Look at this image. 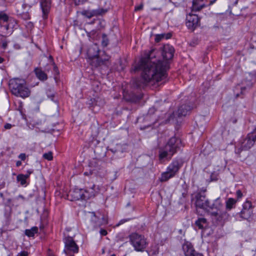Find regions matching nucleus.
Listing matches in <instances>:
<instances>
[{"label":"nucleus","mask_w":256,"mask_h":256,"mask_svg":"<svg viewBox=\"0 0 256 256\" xmlns=\"http://www.w3.org/2000/svg\"><path fill=\"white\" fill-rule=\"evenodd\" d=\"M164 34H156V36L155 38V41L157 42H160L162 39L164 38Z\"/></svg>","instance_id":"nucleus-32"},{"label":"nucleus","mask_w":256,"mask_h":256,"mask_svg":"<svg viewBox=\"0 0 256 256\" xmlns=\"http://www.w3.org/2000/svg\"><path fill=\"white\" fill-rule=\"evenodd\" d=\"M236 195L238 198H240L242 196V194L240 190H236Z\"/></svg>","instance_id":"nucleus-38"},{"label":"nucleus","mask_w":256,"mask_h":256,"mask_svg":"<svg viewBox=\"0 0 256 256\" xmlns=\"http://www.w3.org/2000/svg\"><path fill=\"white\" fill-rule=\"evenodd\" d=\"M51 6V0H40V7L42 11L44 19L48 18Z\"/></svg>","instance_id":"nucleus-19"},{"label":"nucleus","mask_w":256,"mask_h":256,"mask_svg":"<svg viewBox=\"0 0 256 256\" xmlns=\"http://www.w3.org/2000/svg\"><path fill=\"white\" fill-rule=\"evenodd\" d=\"M106 12V10L104 8H99L92 10H84L81 12V14L88 18H90L93 16L102 15Z\"/></svg>","instance_id":"nucleus-16"},{"label":"nucleus","mask_w":256,"mask_h":256,"mask_svg":"<svg viewBox=\"0 0 256 256\" xmlns=\"http://www.w3.org/2000/svg\"><path fill=\"white\" fill-rule=\"evenodd\" d=\"M73 256V255H72V256Z\"/></svg>","instance_id":"nucleus-54"},{"label":"nucleus","mask_w":256,"mask_h":256,"mask_svg":"<svg viewBox=\"0 0 256 256\" xmlns=\"http://www.w3.org/2000/svg\"><path fill=\"white\" fill-rule=\"evenodd\" d=\"M100 234L102 236H105L108 234V232L106 230L101 229L100 231Z\"/></svg>","instance_id":"nucleus-39"},{"label":"nucleus","mask_w":256,"mask_h":256,"mask_svg":"<svg viewBox=\"0 0 256 256\" xmlns=\"http://www.w3.org/2000/svg\"><path fill=\"white\" fill-rule=\"evenodd\" d=\"M106 59H102V56H99V55L90 62V64L92 66L98 68V66H108V64L106 62Z\"/></svg>","instance_id":"nucleus-20"},{"label":"nucleus","mask_w":256,"mask_h":256,"mask_svg":"<svg viewBox=\"0 0 256 256\" xmlns=\"http://www.w3.org/2000/svg\"><path fill=\"white\" fill-rule=\"evenodd\" d=\"M94 188L95 185L92 184L90 188H86L85 189L82 188V200H86L94 197L96 194Z\"/></svg>","instance_id":"nucleus-18"},{"label":"nucleus","mask_w":256,"mask_h":256,"mask_svg":"<svg viewBox=\"0 0 256 256\" xmlns=\"http://www.w3.org/2000/svg\"><path fill=\"white\" fill-rule=\"evenodd\" d=\"M216 0H212V1H210V5L212 4L214 2H215Z\"/></svg>","instance_id":"nucleus-48"},{"label":"nucleus","mask_w":256,"mask_h":256,"mask_svg":"<svg viewBox=\"0 0 256 256\" xmlns=\"http://www.w3.org/2000/svg\"><path fill=\"white\" fill-rule=\"evenodd\" d=\"M100 50L96 44H94L90 46L87 51L88 62L90 63L99 55Z\"/></svg>","instance_id":"nucleus-17"},{"label":"nucleus","mask_w":256,"mask_h":256,"mask_svg":"<svg viewBox=\"0 0 256 256\" xmlns=\"http://www.w3.org/2000/svg\"><path fill=\"white\" fill-rule=\"evenodd\" d=\"M238 96H239V94H236V98H238Z\"/></svg>","instance_id":"nucleus-51"},{"label":"nucleus","mask_w":256,"mask_h":256,"mask_svg":"<svg viewBox=\"0 0 256 256\" xmlns=\"http://www.w3.org/2000/svg\"><path fill=\"white\" fill-rule=\"evenodd\" d=\"M36 78L41 81H45L48 80L46 74L42 70L41 68H36L34 70Z\"/></svg>","instance_id":"nucleus-22"},{"label":"nucleus","mask_w":256,"mask_h":256,"mask_svg":"<svg viewBox=\"0 0 256 256\" xmlns=\"http://www.w3.org/2000/svg\"><path fill=\"white\" fill-rule=\"evenodd\" d=\"M170 36H171V34H168V36H167V37H166V38H170Z\"/></svg>","instance_id":"nucleus-50"},{"label":"nucleus","mask_w":256,"mask_h":256,"mask_svg":"<svg viewBox=\"0 0 256 256\" xmlns=\"http://www.w3.org/2000/svg\"><path fill=\"white\" fill-rule=\"evenodd\" d=\"M182 140L175 136L170 138L166 144L162 148H160L158 158L160 160L166 158L169 160L173 155L182 146Z\"/></svg>","instance_id":"nucleus-2"},{"label":"nucleus","mask_w":256,"mask_h":256,"mask_svg":"<svg viewBox=\"0 0 256 256\" xmlns=\"http://www.w3.org/2000/svg\"><path fill=\"white\" fill-rule=\"evenodd\" d=\"M200 18L198 16L190 13L186 16V24L188 28L194 30L198 25Z\"/></svg>","instance_id":"nucleus-14"},{"label":"nucleus","mask_w":256,"mask_h":256,"mask_svg":"<svg viewBox=\"0 0 256 256\" xmlns=\"http://www.w3.org/2000/svg\"><path fill=\"white\" fill-rule=\"evenodd\" d=\"M28 253L26 251H22L18 253L16 256H28Z\"/></svg>","instance_id":"nucleus-35"},{"label":"nucleus","mask_w":256,"mask_h":256,"mask_svg":"<svg viewBox=\"0 0 256 256\" xmlns=\"http://www.w3.org/2000/svg\"><path fill=\"white\" fill-rule=\"evenodd\" d=\"M195 224L199 229H204L206 228L208 225L207 220L204 218H198L196 221Z\"/></svg>","instance_id":"nucleus-24"},{"label":"nucleus","mask_w":256,"mask_h":256,"mask_svg":"<svg viewBox=\"0 0 256 256\" xmlns=\"http://www.w3.org/2000/svg\"><path fill=\"white\" fill-rule=\"evenodd\" d=\"M160 52L163 58L162 61H166L168 64V60H171L174 56V50L172 46L166 44L163 46Z\"/></svg>","instance_id":"nucleus-13"},{"label":"nucleus","mask_w":256,"mask_h":256,"mask_svg":"<svg viewBox=\"0 0 256 256\" xmlns=\"http://www.w3.org/2000/svg\"><path fill=\"white\" fill-rule=\"evenodd\" d=\"M18 198H22V199H23V200H24V196H22V195H20H20L18 196Z\"/></svg>","instance_id":"nucleus-47"},{"label":"nucleus","mask_w":256,"mask_h":256,"mask_svg":"<svg viewBox=\"0 0 256 256\" xmlns=\"http://www.w3.org/2000/svg\"><path fill=\"white\" fill-rule=\"evenodd\" d=\"M84 174H85V175H86V174H87V173L84 172Z\"/></svg>","instance_id":"nucleus-53"},{"label":"nucleus","mask_w":256,"mask_h":256,"mask_svg":"<svg viewBox=\"0 0 256 256\" xmlns=\"http://www.w3.org/2000/svg\"><path fill=\"white\" fill-rule=\"evenodd\" d=\"M21 164H22V162H21V161L18 160V161H17V162H16V166L17 167L20 166H21Z\"/></svg>","instance_id":"nucleus-43"},{"label":"nucleus","mask_w":256,"mask_h":256,"mask_svg":"<svg viewBox=\"0 0 256 256\" xmlns=\"http://www.w3.org/2000/svg\"><path fill=\"white\" fill-rule=\"evenodd\" d=\"M12 127V126L11 124H6L4 126V128H6V129H10Z\"/></svg>","instance_id":"nucleus-42"},{"label":"nucleus","mask_w":256,"mask_h":256,"mask_svg":"<svg viewBox=\"0 0 256 256\" xmlns=\"http://www.w3.org/2000/svg\"><path fill=\"white\" fill-rule=\"evenodd\" d=\"M182 250L185 256H203L202 254L196 252L190 242L186 240L182 244Z\"/></svg>","instance_id":"nucleus-11"},{"label":"nucleus","mask_w":256,"mask_h":256,"mask_svg":"<svg viewBox=\"0 0 256 256\" xmlns=\"http://www.w3.org/2000/svg\"><path fill=\"white\" fill-rule=\"evenodd\" d=\"M102 56V59H106V62L108 65H109L110 64V56H108L106 54H104H104Z\"/></svg>","instance_id":"nucleus-34"},{"label":"nucleus","mask_w":256,"mask_h":256,"mask_svg":"<svg viewBox=\"0 0 256 256\" xmlns=\"http://www.w3.org/2000/svg\"><path fill=\"white\" fill-rule=\"evenodd\" d=\"M8 46V43L6 41H4L2 42V48L6 49Z\"/></svg>","instance_id":"nucleus-41"},{"label":"nucleus","mask_w":256,"mask_h":256,"mask_svg":"<svg viewBox=\"0 0 256 256\" xmlns=\"http://www.w3.org/2000/svg\"><path fill=\"white\" fill-rule=\"evenodd\" d=\"M72 1L74 2L75 5L78 6L80 4H84L88 2V0H72Z\"/></svg>","instance_id":"nucleus-31"},{"label":"nucleus","mask_w":256,"mask_h":256,"mask_svg":"<svg viewBox=\"0 0 256 256\" xmlns=\"http://www.w3.org/2000/svg\"><path fill=\"white\" fill-rule=\"evenodd\" d=\"M182 166L178 160H173L167 167L166 170L161 174L159 178L160 181L164 182L174 178Z\"/></svg>","instance_id":"nucleus-7"},{"label":"nucleus","mask_w":256,"mask_h":256,"mask_svg":"<svg viewBox=\"0 0 256 256\" xmlns=\"http://www.w3.org/2000/svg\"><path fill=\"white\" fill-rule=\"evenodd\" d=\"M236 202V200L233 198H228L226 202V208L228 210H232Z\"/></svg>","instance_id":"nucleus-26"},{"label":"nucleus","mask_w":256,"mask_h":256,"mask_svg":"<svg viewBox=\"0 0 256 256\" xmlns=\"http://www.w3.org/2000/svg\"><path fill=\"white\" fill-rule=\"evenodd\" d=\"M201 191L202 192H205L206 191V188H202V190H201Z\"/></svg>","instance_id":"nucleus-46"},{"label":"nucleus","mask_w":256,"mask_h":256,"mask_svg":"<svg viewBox=\"0 0 256 256\" xmlns=\"http://www.w3.org/2000/svg\"><path fill=\"white\" fill-rule=\"evenodd\" d=\"M92 214L94 217H96L95 214L94 212H92Z\"/></svg>","instance_id":"nucleus-52"},{"label":"nucleus","mask_w":256,"mask_h":256,"mask_svg":"<svg viewBox=\"0 0 256 256\" xmlns=\"http://www.w3.org/2000/svg\"><path fill=\"white\" fill-rule=\"evenodd\" d=\"M253 214V207L251 202L246 200L242 204V208L240 212V216L244 220H248Z\"/></svg>","instance_id":"nucleus-9"},{"label":"nucleus","mask_w":256,"mask_h":256,"mask_svg":"<svg viewBox=\"0 0 256 256\" xmlns=\"http://www.w3.org/2000/svg\"><path fill=\"white\" fill-rule=\"evenodd\" d=\"M195 205L196 208H200L206 212L210 200L206 198L205 194H202L200 192L198 193L196 196Z\"/></svg>","instance_id":"nucleus-10"},{"label":"nucleus","mask_w":256,"mask_h":256,"mask_svg":"<svg viewBox=\"0 0 256 256\" xmlns=\"http://www.w3.org/2000/svg\"><path fill=\"white\" fill-rule=\"evenodd\" d=\"M9 87L12 93L16 96L26 98L30 96V90L26 86L24 80L19 78L11 80Z\"/></svg>","instance_id":"nucleus-3"},{"label":"nucleus","mask_w":256,"mask_h":256,"mask_svg":"<svg viewBox=\"0 0 256 256\" xmlns=\"http://www.w3.org/2000/svg\"><path fill=\"white\" fill-rule=\"evenodd\" d=\"M246 88L245 87H244V88H241V94H242L243 92H244V90H246Z\"/></svg>","instance_id":"nucleus-44"},{"label":"nucleus","mask_w":256,"mask_h":256,"mask_svg":"<svg viewBox=\"0 0 256 256\" xmlns=\"http://www.w3.org/2000/svg\"><path fill=\"white\" fill-rule=\"evenodd\" d=\"M256 140V133H248L245 138L238 141L235 149L236 154H240L242 150H248L254 145Z\"/></svg>","instance_id":"nucleus-4"},{"label":"nucleus","mask_w":256,"mask_h":256,"mask_svg":"<svg viewBox=\"0 0 256 256\" xmlns=\"http://www.w3.org/2000/svg\"><path fill=\"white\" fill-rule=\"evenodd\" d=\"M34 172V170H28L27 171H26V174H25L24 175H28V178H29L30 177V176Z\"/></svg>","instance_id":"nucleus-40"},{"label":"nucleus","mask_w":256,"mask_h":256,"mask_svg":"<svg viewBox=\"0 0 256 256\" xmlns=\"http://www.w3.org/2000/svg\"><path fill=\"white\" fill-rule=\"evenodd\" d=\"M43 158L48 160H53V154L52 152H48L47 153H44L43 154Z\"/></svg>","instance_id":"nucleus-30"},{"label":"nucleus","mask_w":256,"mask_h":256,"mask_svg":"<svg viewBox=\"0 0 256 256\" xmlns=\"http://www.w3.org/2000/svg\"><path fill=\"white\" fill-rule=\"evenodd\" d=\"M28 175L24 174H19L16 176V180L20 182L22 186H24L26 184V179H28Z\"/></svg>","instance_id":"nucleus-27"},{"label":"nucleus","mask_w":256,"mask_h":256,"mask_svg":"<svg viewBox=\"0 0 256 256\" xmlns=\"http://www.w3.org/2000/svg\"><path fill=\"white\" fill-rule=\"evenodd\" d=\"M130 242L137 252H144L148 245V242L144 236L133 232L129 236Z\"/></svg>","instance_id":"nucleus-5"},{"label":"nucleus","mask_w":256,"mask_h":256,"mask_svg":"<svg viewBox=\"0 0 256 256\" xmlns=\"http://www.w3.org/2000/svg\"><path fill=\"white\" fill-rule=\"evenodd\" d=\"M143 7H144V4L142 3L140 5L135 6L134 11L136 12V11L140 10H142Z\"/></svg>","instance_id":"nucleus-36"},{"label":"nucleus","mask_w":256,"mask_h":256,"mask_svg":"<svg viewBox=\"0 0 256 256\" xmlns=\"http://www.w3.org/2000/svg\"><path fill=\"white\" fill-rule=\"evenodd\" d=\"M160 54V51L154 48L144 52V55L134 69L135 70L142 71L140 82H135L138 88H143L150 84H152L160 82L166 81L169 64L166 61L154 60Z\"/></svg>","instance_id":"nucleus-1"},{"label":"nucleus","mask_w":256,"mask_h":256,"mask_svg":"<svg viewBox=\"0 0 256 256\" xmlns=\"http://www.w3.org/2000/svg\"><path fill=\"white\" fill-rule=\"evenodd\" d=\"M205 6L203 0H193L192 5V11L198 12Z\"/></svg>","instance_id":"nucleus-23"},{"label":"nucleus","mask_w":256,"mask_h":256,"mask_svg":"<svg viewBox=\"0 0 256 256\" xmlns=\"http://www.w3.org/2000/svg\"><path fill=\"white\" fill-rule=\"evenodd\" d=\"M8 16L4 12H0V20H2L4 22H7L8 20Z\"/></svg>","instance_id":"nucleus-29"},{"label":"nucleus","mask_w":256,"mask_h":256,"mask_svg":"<svg viewBox=\"0 0 256 256\" xmlns=\"http://www.w3.org/2000/svg\"><path fill=\"white\" fill-rule=\"evenodd\" d=\"M68 198L70 201L83 200L82 188H74L70 190L68 194Z\"/></svg>","instance_id":"nucleus-15"},{"label":"nucleus","mask_w":256,"mask_h":256,"mask_svg":"<svg viewBox=\"0 0 256 256\" xmlns=\"http://www.w3.org/2000/svg\"><path fill=\"white\" fill-rule=\"evenodd\" d=\"M52 64L53 66V70L54 72V74L58 75L59 74V70L58 68L57 67V66L54 62H52Z\"/></svg>","instance_id":"nucleus-33"},{"label":"nucleus","mask_w":256,"mask_h":256,"mask_svg":"<svg viewBox=\"0 0 256 256\" xmlns=\"http://www.w3.org/2000/svg\"><path fill=\"white\" fill-rule=\"evenodd\" d=\"M108 42L109 40L107 37V36L105 34H103L102 35V46L104 47L106 46L108 44Z\"/></svg>","instance_id":"nucleus-28"},{"label":"nucleus","mask_w":256,"mask_h":256,"mask_svg":"<svg viewBox=\"0 0 256 256\" xmlns=\"http://www.w3.org/2000/svg\"><path fill=\"white\" fill-rule=\"evenodd\" d=\"M4 27H5L6 29V30H8V29L9 26L8 24H7V25L5 26Z\"/></svg>","instance_id":"nucleus-49"},{"label":"nucleus","mask_w":256,"mask_h":256,"mask_svg":"<svg viewBox=\"0 0 256 256\" xmlns=\"http://www.w3.org/2000/svg\"><path fill=\"white\" fill-rule=\"evenodd\" d=\"M206 212L212 216L220 218L226 214L224 210V206L220 198L214 200L212 204L210 202Z\"/></svg>","instance_id":"nucleus-6"},{"label":"nucleus","mask_w":256,"mask_h":256,"mask_svg":"<svg viewBox=\"0 0 256 256\" xmlns=\"http://www.w3.org/2000/svg\"><path fill=\"white\" fill-rule=\"evenodd\" d=\"M4 58L0 57V64H2L4 62Z\"/></svg>","instance_id":"nucleus-45"},{"label":"nucleus","mask_w":256,"mask_h":256,"mask_svg":"<svg viewBox=\"0 0 256 256\" xmlns=\"http://www.w3.org/2000/svg\"><path fill=\"white\" fill-rule=\"evenodd\" d=\"M18 158H20L22 160H24L26 158V155L24 153H21L18 156Z\"/></svg>","instance_id":"nucleus-37"},{"label":"nucleus","mask_w":256,"mask_h":256,"mask_svg":"<svg viewBox=\"0 0 256 256\" xmlns=\"http://www.w3.org/2000/svg\"><path fill=\"white\" fill-rule=\"evenodd\" d=\"M32 4H28L24 3L21 7L17 8L16 14L19 17L24 20H28L30 18L28 10L32 8Z\"/></svg>","instance_id":"nucleus-12"},{"label":"nucleus","mask_w":256,"mask_h":256,"mask_svg":"<svg viewBox=\"0 0 256 256\" xmlns=\"http://www.w3.org/2000/svg\"><path fill=\"white\" fill-rule=\"evenodd\" d=\"M192 107L190 105L182 104L180 106L178 110V116H186L189 114Z\"/></svg>","instance_id":"nucleus-21"},{"label":"nucleus","mask_w":256,"mask_h":256,"mask_svg":"<svg viewBox=\"0 0 256 256\" xmlns=\"http://www.w3.org/2000/svg\"><path fill=\"white\" fill-rule=\"evenodd\" d=\"M64 252L66 254H74L78 252L79 247L72 237L70 236L65 237L64 239Z\"/></svg>","instance_id":"nucleus-8"},{"label":"nucleus","mask_w":256,"mask_h":256,"mask_svg":"<svg viewBox=\"0 0 256 256\" xmlns=\"http://www.w3.org/2000/svg\"><path fill=\"white\" fill-rule=\"evenodd\" d=\"M38 232V228L36 226H33L30 229H26L24 231V234L28 237H33Z\"/></svg>","instance_id":"nucleus-25"}]
</instances>
